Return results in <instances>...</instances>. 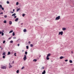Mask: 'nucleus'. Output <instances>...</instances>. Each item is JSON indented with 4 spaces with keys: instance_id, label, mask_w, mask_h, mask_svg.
Returning a JSON list of instances; mask_svg holds the SVG:
<instances>
[{
    "instance_id": "1",
    "label": "nucleus",
    "mask_w": 74,
    "mask_h": 74,
    "mask_svg": "<svg viewBox=\"0 0 74 74\" xmlns=\"http://www.w3.org/2000/svg\"><path fill=\"white\" fill-rule=\"evenodd\" d=\"M60 18V16H58V17H56L55 19V21H57L58 20H59Z\"/></svg>"
},
{
    "instance_id": "2",
    "label": "nucleus",
    "mask_w": 74,
    "mask_h": 74,
    "mask_svg": "<svg viewBox=\"0 0 74 74\" xmlns=\"http://www.w3.org/2000/svg\"><path fill=\"white\" fill-rule=\"evenodd\" d=\"M1 69H6V67L5 66H3L2 65L1 67Z\"/></svg>"
},
{
    "instance_id": "3",
    "label": "nucleus",
    "mask_w": 74,
    "mask_h": 74,
    "mask_svg": "<svg viewBox=\"0 0 74 74\" xmlns=\"http://www.w3.org/2000/svg\"><path fill=\"white\" fill-rule=\"evenodd\" d=\"M63 32L61 31V32H59L58 35H60V34L61 35V36H62V35H63Z\"/></svg>"
},
{
    "instance_id": "4",
    "label": "nucleus",
    "mask_w": 74,
    "mask_h": 74,
    "mask_svg": "<svg viewBox=\"0 0 74 74\" xmlns=\"http://www.w3.org/2000/svg\"><path fill=\"white\" fill-rule=\"evenodd\" d=\"M24 58H23V59L24 60H26V59H27V58H26V55H24Z\"/></svg>"
},
{
    "instance_id": "5",
    "label": "nucleus",
    "mask_w": 74,
    "mask_h": 74,
    "mask_svg": "<svg viewBox=\"0 0 74 74\" xmlns=\"http://www.w3.org/2000/svg\"><path fill=\"white\" fill-rule=\"evenodd\" d=\"M51 56V54L49 53L48 54L47 56V57H49Z\"/></svg>"
},
{
    "instance_id": "6",
    "label": "nucleus",
    "mask_w": 74,
    "mask_h": 74,
    "mask_svg": "<svg viewBox=\"0 0 74 74\" xmlns=\"http://www.w3.org/2000/svg\"><path fill=\"white\" fill-rule=\"evenodd\" d=\"M45 73H46L45 71L44 70L43 71V72H42V74H45Z\"/></svg>"
},
{
    "instance_id": "7",
    "label": "nucleus",
    "mask_w": 74,
    "mask_h": 74,
    "mask_svg": "<svg viewBox=\"0 0 74 74\" xmlns=\"http://www.w3.org/2000/svg\"><path fill=\"white\" fill-rule=\"evenodd\" d=\"M62 30L63 31L66 30V28H62Z\"/></svg>"
},
{
    "instance_id": "8",
    "label": "nucleus",
    "mask_w": 74,
    "mask_h": 74,
    "mask_svg": "<svg viewBox=\"0 0 74 74\" xmlns=\"http://www.w3.org/2000/svg\"><path fill=\"white\" fill-rule=\"evenodd\" d=\"M15 15H16V14L14 13V14H13L12 15V16H15Z\"/></svg>"
},
{
    "instance_id": "9",
    "label": "nucleus",
    "mask_w": 74,
    "mask_h": 74,
    "mask_svg": "<svg viewBox=\"0 0 74 74\" xmlns=\"http://www.w3.org/2000/svg\"><path fill=\"white\" fill-rule=\"evenodd\" d=\"M9 23L10 25H11L12 24V21H9Z\"/></svg>"
},
{
    "instance_id": "10",
    "label": "nucleus",
    "mask_w": 74,
    "mask_h": 74,
    "mask_svg": "<svg viewBox=\"0 0 74 74\" xmlns=\"http://www.w3.org/2000/svg\"><path fill=\"white\" fill-rule=\"evenodd\" d=\"M9 68H11V67H12V66H11V65H10V63H9Z\"/></svg>"
},
{
    "instance_id": "11",
    "label": "nucleus",
    "mask_w": 74,
    "mask_h": 74,
    "mask_svg": "<svg viewBox=\"0 0 74 74\" xmlns=\"http://www.w3.org/2000/svg\"><path fill=\"white\" fill-rule=\"evenodd\" d=\"M19 19L18 18H16V19H15V21L16 22V21H18Z\"/></svg>"
},
{
    "instance_id": "12",
    "label": "nucleus",
    "mask_w": 74,
    "mask_h": 74,
    "mask_svg": "<svg viewBox=\"0 0 74 74\" xmlns=\"http://www.w3.org/2000/svg\"><path fill=\"white\" fill-rule=\"evenodd\" d=\"M3 23H7V21H6V20L4 21Z\"/></svg>"
},
{
    "instance_id": "13",
    "label": "nucleus",
    "mask_w": 74,
    "mask_h": 74,
    "mask_svg": "<svg viewBox=\"0 0 74 74\" xmlns=\"http://www.w3.org/2000/svg\"><path fill=\"white\" fill-rule=\"evenodd\" d=\"M20 10V8H18L16 10L17 12H18Z\"/></svg>"
},
{
    "instance_id": "14",
    "label": "nucleus",
    "mask_w": 74,
    "mask_h": 74,
    "mask_svg": "<svg viewBox=\"0 0 74 74\" xmlns=\"http://www.w3.org/2000/svg\"><path fill=\"white\" fill-rule=\"evenodd\" d=\"M11 53L10 52V51H8V55H10V54Z\"/></svg>"
},
{
    "instance_id": "15",
    "label": "nucleus",
    "mask_w": 74,
    "mask_h": 74,
    "mask_svg": "<svg viewBox=\"0 0 74 74\" xmlns=\"http://www.w3.org/2000/svg\"><path fill=\"white\" fill-rule=\"evenodd\" d=\"M63 56L60 57V59H63Z\"/></svg>"
},
{
    "instance_id": "16",
    "label": "nucleus",
    "mask_w": 74,
    "mask_h": 74,
    "mask_svg": "<svg viewBox=\"0 0 74 74\" xmlns=\"http://www.w3.org/2000/svg\"><path fill=\"white\" fill-rule=\"evenodd\" d=\"M46 59H47V60H49V58L47 56Z\"/></svg>"
},
{
    "instance_id": "17",
    "label": "nucleus",
    "mask_w": 74,
    "mask_h": 74,
    "mask_svg": "<svg viewBox=\"0 0 74 74\" xmlns=\"http://www.w3.org/2000/svg\"><path fill=\"white\" fill-rule=\"evenodd\" d=\"M69 62L70 63H73V61L71 60H70Z\"/></svg>"
},
{
    "instance_id": "18",
    "label": "nucleus",
    "mask_w": 74,
    "mask_h": 74,
    "mask_svg": "<svg viewBox=\"0 0 74 74\" xmlns=\"http://www.w3.org/2000/svg\"><path fill=\"white\" fill-rule=\"evenodd\" d=\"M23 32H27L26 29H24Z\"/></svg>"
},
{
    "instance_id": "19",
    "label": "nucleus",
    "mask_w": 74,
    "mask_h": 74,
    "mask_svg": "<svg viewBox=\"0 0 74 74\" xmlns=\"http://www.w3.org/2000/svg\"><path fill=\"white\" fill-rule=\"evenodd\" d=\"M33 61L35 62H37V59H34L33 60Z\"/></svg>"
},
{
    "instance_id": "20",
    "label": "nucleus",
    "mask_w": 74,
    "mask_h": 74,
    "mask_svg": "<svg viewBox=\"0 0 74 74\" xmlns=\"http://www.w3.org/2000/svg\"><path fill=\"white\" fill-rule=\"evenodd\" d=\"M12 32H13V30L10 31L9 32V33H12Z\"/></svg>"
},
{
    "instance_id": "21",
    "label": "nucleus",
    "mask_w": 74,
    "mask_h": 74,
    "mask_svg": "<svg viewBox=\"0 0 74 74\" xmlns=\"http://www.w3.org/2000/svg\"><path fill=\"white\" fill-rule=\"evenodd\" d=\"M30 47H33V44H31Z\"/></svg>"
},
{
    "instance_id": "22",
    "label": "nucleus",
    "mask_w": 74,
    "mask_h": 74,
    "mask_svg": "<svg viewBox=\"0 0 74 74\" xmlns=\"http://www.w3.org/2000/svg\"><path fill=\"white\" fill-rule=\"evenodd\" d=\"M12 36H15V33H14V32L12 33Z\"/></svg>"
},
{
    "instance_id": "23",
    "label": "nucleus",
    "mask_w": 74,
    "mask_h": 74,
    "mask_svg": "<svg viewBox=\"0 0 74 74\" xmlns=\"http://www.w3.org/2000/svg\"><path fill=\"white\" fill-rule=\"evenodd\" d=\"M3 55H5V52H4L3 53Z\"/></svg>"
},
{
    "instance_id": "24",
    "label": "nucleus",
    "mask_w": 74,
    "mask_h": 74,
    "mask_svg": "<svg viewBox=\"0 0 74 74\" xmlns=\"http://www.w3.org/2000/svg\"><path fill=\"white\" fill-rule=\"evenodd\" d=\"M4 18H7V15H5L4 16Z\"/></svg>"
},
{
    "instance_id": "25",
    "label": "nucleus",
    "mask_w": 74,
    "mask_h": 74,
    "mask_svg": "<svg viewBox=\"0 0 74 74\" xmlns=\"http://www.w3.org/2000/svg\"><path fill=\"white\" fill-rule=\"evenodd\" d=\"M25 55H27V51L25 52Z\"/></svg>"
},
{
    "instance_id": "26",
    "label": "nucleus",
    "mask_w": 74,
    "mask_h": 74,
    "mask_svg": "<svg viewBox=\"0 0 74 74\" xmlns=\"http://www.w3.org/2000/svg\"><path fill=\"white\" fill-rule=\"evenodd\" d=\"M25 68V66H23L22 68H21V69L22 70L23 69Z\"/></svg>"
},
{
    "instance_id": "27",
    "label": "nucleus",
    "mask_w": 74,
    "mask_h": 74,
    "mask_svg": "<svg viewBox=\"0 0 74 74\" xmlns=\"http://www.w3.org/2000/svg\"><path fill=\"white\" fill-rule=\"evenodd\" d=\"M16 73H19V70H17L16 71Z\"/></svg>"
},
{
    "instance_id": "28",
    "label": "nucleus",
    "mask_w": 74,
    "mask_h": 74,
    "mask_svg": "<svg viewBox=\"0 0 74 74\" xmlns=\"http://www.w3.org/2000/svg\"><path fill=\"white\" fill-rule=\"evenodd\" d=\"M3 59H5V56H3Z\"/></svg>"
},
{
    "instance_id": "29",
    "label": "nucleus",
    "mask_w": 74,
    "mask_h": 74,
    "mask_svg": "<svg viewBox=\"0 0 74 74\" xmlns=\"http://www.w3.org/2000/svg\"><path fill=\"white\" fill-rule=\"evenodd\" d=\"M27 49H28L29 48V46H26Z\"/></svg>"
},
{
    "instance_id": "30",
    "label": "nucleus",
    "mask_w": 74,
    "mask_h": 74,
    "mask_svg": "<svg viewBox=\"0 0 74 74\" xmlns=\"http://www.w3.org/2000/svg\"><path fill=\"white\" fill-rule=\"evenodd\" d=\"M5 42V40H4L3 42V43L4 44Z\"/></svg>"
},
{
    "instance_id": "31",
    "label": "nucleus",
    "mask_w": 74,
    "mask_h": 74,
    "mask_svg": "<svg viewBox=\"0 0 74 74\" xmlns=\"http://www.w3.org/2000/svg\"><path fill=\"white\" fill-rule=\"evenodd\" d=\"M7 4H9L10 3V2H9V1H7Z\"/></svg>"
},
{
    "instance_id": "32",
    "label": "nucleus",
    "mask_w": 74,
    "mask_h": 74,
    "mask_svg": "<svg viewBox=\"0 0 74 74\" xmlns=\"http://www.w3.org/2000/svg\"><path fill=\"white\" fill-rule=\"evenodd\" d=\"M10 43H12V42H13V41H12V40H11V41H10Z\"/></svg>"
},
{
    "instance_id": "33",
    "label": "nucleus",
    "mask_w": 74,
    "mask_h": 74,
    "mask_svg": "<svg viewBox=\"0 0 74 74\" xmlns=\"http://www.w3.org/2000/svg\"><path fill=\"white\" fill-rule=\"evenodd\" d=\"M18 4H19V3H18V2H17L16 3V5H18Z\"/></svg>"
},
{
    "instance_id": "34",
    "label": "nucleus",
    "mask_w": 74,
    "mask_h": 74,
    "mask_svg": "<svg viewBox=\"0 0 74 74\" xmlns=\"http://www.w3.org/2000/svg\"><path fill=\"white\" fill-rule=\"evenodd\" d=\"M1 14H3V12H1V13H0V15H1Z\"/></svg>"
},
{
    "instance_id": "35",
    "label": "nucleus",
    "mask_w": 74,
    "mask_h": 74,
    "mask_svg": "<svg viewBox=\"0 0 74 74\" xmlns=\"http://www.w3.org/2000/svg\"><path fill=\"white\" fill-rule=\"evenodd\" d=\"M0 7L1 8H2V5H0Z\"/></svg>"
},
{
    "instance_id": "36",
    "label": "nucleus",
    "mask_w": 74,
    "mask_h": 74,
    "mask_svg": "<svg viewBox=\"0 0 74 74\" xmlns=\"http://www.w3.org/2000/svg\"><path fill=\"white\" fill-rule=\"evenodd\" d=\"M25 14H23L22 15L23 16H25Z\"/></svg>"
},
{
    "instance_id": "37",
    "label": "nucleus",
    "mask_w": 74,
    "mask_h": 74,
    "mask_svg": "<svg viewBox=\"0 0 74 74\" xmlns=\"http://www.w3.org/2000/svg\"><path fill=\"white\" fill-rule=\"evenodd\" d=\"M1 34H1L2 36H3L4 35V33H1Z\"/></svg>"
},
{
    "instance_id": "38",
    "label": "nucleus",
    "mask_w": 74,
    "mask_h": 74,
    "mask_svg": "<svg viewBox=\"0 0 74 74\" xmlns=\"http://www.w3.org/2000/svg\"><path fill=\"white\" fill-rule=\"evenodd\" d=\"M16 53H15L14 54L15 56H16Z\"/></svg>"
},
{
    "instance_id": "39",
    "label": "nucleus",
    "mask_w": 74,
    "mask_h": 74,
    "mask_svg": "<svg viewBox=\"0 0 74 74\" xmlns=\"http://www.w3.org/2000/svg\"><path fill=\"white\" fill-rule=\"evenodd\" d=\"M2 8V10H4V8H3L2 7V8Z\"/></svg>"
},
{
    "instance_id": "40",
    "label": "nucleus",
    "mask_w": 74,
    "mask_h": 74,
    "mask_svg": "<svg viewBox=\"0 0 74 74\" xmlns=\"http://www.w3.org/2000/svg\"><path fill=\"white\" fill-rule=\"evenodd\" d=\"M65 62H67L68 61V60H65Z\"/></svg>"
},
{
    "instance_id": "41",
    "label": "nucleus",
    "mask_w": 74,
    "mask_h": 74,
    "mask_svg": "<svg viewBox=\"0 0 74 74\" xmlns=\"http://www.w3.org/2000/svg\"><path fill=\"white\" fill-rule=\"evenodd\" d=\"M11 39V38L10 37L9 38V40H10Z\"/></svg>"
},
{
    "instance_id": "42",
    "label": "nucleus",
    "mask_w": 74,
    "mask_h": 74,
    "mask_svg": "<svg viewBox=\"0 0 74 74\" xmlns=\"http://www.w3.org/2000/svg\"><path fill=\"white\" fill-rule=\"evenodd\" d=\"M1 33H2L1 32V31H0V34H1Z\"/></svg>"
},
{
    "instance_id": "43",
    "label": "nucleus",
    "mask_w": 74,
    "mask_h": 74,
    "mask_svg": "<svg viewBox=\"0 0 74 74\" xmlns=\"http://www.w3.org/2000/svg\"><path fill=\"white\" fill-rule=\"evenodd\" d=\"M29 44H30L31 42H30V41H29L28 42Z\"/></svg>"
},
{
    "instance_id": "44",
    "label": "nucleus",
    "mask_w": 74,
    "mask_h": 74,
    "mask_svg": "<svg viewBox=\"0 0 74 74\" xmlns=\"http://www.w3.org/2000/svg\"><path fill=\"white\" fill-rule=\"evenodd\" d=\"M13 38H14V39H15V38H16V37H13Z\"/></svg>"
},
{
    "instance_id": "45",
    "label": "nucleus",
    "mask_w": 74,
    "mask_h": 74,
    "mask_svg": "<svg viewBox=\"0 0 74 74\" xmlns=\"http://www.w3.org/2000/svg\"><path fill=\"white\" fill-rule=\"evenodd\" d=\"M42 69H44V67H42Z\"/></svg>"
},
{
    "instance_id": "46",
    "label": "nucleus",
    "mask_w": 74,
    "mask_h": 74,
    "mask_svg": "<svg viewBox=\"0 0 74 74\" xmlns=\"http://www.w3.org/2000/svg\"><path fill=\"white\" fill-rule=\"evenodd\" d=\"M11 13H12V14H13L14 13V12H11Z\"/></svg>"
},
{
    "instance_id": "47",
    "label": "nucleus",
    "mask_w": 74,
    "mask_h": 74,
    "mask_svg": "<svg viewBox=\"0 0 74 74\" xmlns=\"http://www.w3.org/2000/svg\"><path fill=\"white\" fill-rule=\"evenodd\" d=\"M18 47H19V44H18Z\"/></svg>"
},
{
    "instance_id": "48",
    "label": "nucleus",
    "mask_w": 74,
    "mask_h": 74,
    "mask_svg": "<svg viewBox=\"0 0 74 74\" xmlns=\"http://www.w3.org/2000/svg\"><path fill=\"white\" fill-rule=\"evenodd\" d=\"M16 18V16H15L14 18Z\"/></svg>"
},
{
    "instance_id": "49",
    "label": "nucleus",
    "mask_w": 74,
    "mask_h": 74,
    "mask_svg": "<svg viewBox=\"0 0 74 74\" xmlns=\"http://www.w3.org/2000/svg\"><path fill=\"white\" fill-rule=\"evenodd\" d=\"M13 11H15V9H13Z\"/></svg>"
},
{
    "instance_id": "50",
    "label": "nucleus",
    "mask_w": 74,
    "mask_h": 74,
    "mask_svg": "<svg viewBox=\"0 0 74 74\" xmlns=\"http://www.w3.org/2000/svg\"><path fill=\"white\" fill-rule=\"evenodd\" d=\"M23 25V23H21V25Z\"/></svg>"
},
{
    "instance_id": "51",
    "label": "nucleus",
    "mask_w": 74,
    "mask_h": 74,
    "mask_svg": "<svg viewBox=\"0 0 74 74\" xmlns=\"http://www.w3.org/2000/svg\"><path fill=\"white\" fill-rule=\"evenodd\" d=\"M41 55H40L39 56V57L40 58L41 57Z\"/></svg>"
},
{
    "instance_id": "52",
    "label": "nucleus",
    "mask_w": 74,
    "mask_h": 74,
    "mask_svg": "<svg viewBox=\"0 0 74 74\" xmlns=\"http://www.w3.org/2000/svg\"><path fill=\"white\" fill-rule=\"evenodd\" d=\"M72 53H73V51H71V52Z\"/></svg>"
},
{
    "instance_id": "53",
    "label": "nucleus",
    "mask_w": 74,
    "mask_h": 74,
    "mask_svg": "<svg viewBox=\"0 0 74 74\" xmlns=\"http://www.w3.org/2000/svg\"><path fill=\"white\" fill-rule=\"evenodd\" d=\"M12 63H14V61H13L12 62Z\"/></svg>"
},
{
    "instance_id": "54",
    "label": "nucleus",
    "mask_w": 74,
    "mask_h": 74,
    "mask_svg": "<svg viewBox=\"0 0 74 74\" xmlns=\"http://www.w3.org/2000/svg\"><path fill=\"white\" fill-rule=\"evenodd\" d=\"M24 51V50H23L22 51V52H23Z\"/></svg>"
},
{
    "instance_id": "55",
    "label": "nucleus",
    "mask_w": 74,
    "mask_h": 74,
    "mask_svg": "<svg viewBox=\"0 0 74 74\" xmlns=\"http://www.w3.org/2000/svg\"><path fill=\"white\" fill-rule=\"evenodd\" d=\"M1 48V46H0V48Z\"/></svg>"
},
{
    "instance_id": "56",
    "label": "nucleus",
    "mask_w": 74,
    "mask_h": 74,
    "mask_svg": "<svg viewBox=\"0 0 74 74\" xmlns=\"http://www.w3.org/2000/svg\"><path fill=\"white\" fill-rule=\"evenodd\" d=\"M1 49H3V48H2Z\"/></svg>"
}]
</instances>
